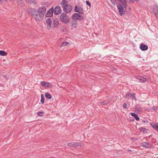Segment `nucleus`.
Segmentation results:
<instances>
[{
	"label": "nucleus",
	"instance_id": "16",
	"mask_svg": "<svg viewBox=\"0 0 158 158\" xmlns=\"http://www.w3.org/2000/svg\"><path fill=\"white\" fill-rule=\"evenodd\" d=\"M0 79L1 80V81H2L5 82L7 81L8 80V77L3 75H2L0 76Z\"/></svg>",
	"mask_w": 158,
	"mask_h": 158
},
{
	"label": "nucleus",
	"instance_id": "32",
	"mask_svg": "<svg viewBox=\"0 0 158 158\" xmlns=\"http://www.w3.org/2000/svg\"><path fill=\"white\" fill-rule=\"evenodd\" d=\"M40 102L42 103H44V99L43 94H41V99Z\"/></svg>",
	"mask_w": 158,
	"mask_h": 158
},
{
	"label": "nucleus",
	"instance_id": "10",
	"mask_svg": "<svg viewBox=\"0 0 158 158\" xmlns=\"http://www.w3.org/2000/svg\"><path fill=\"white\" fill-rule=\"evenodd\" d=\"M53 12V7H52L48 10L45 15L46 17H50L52 16Z\"/></svg>",
	"mask_w": 158,
	"mask_h": 158
},
{
	"label": "nucleus",
	"instance_id": "35",
	"mask_svg": "<svg viewBox=\"0 0 158 158\" xmlns=\"http://www.w3.org/2000/svg\"><path fill=\"white\" fill-rule=\"evenodd\" d=\"M85 2H86V4L87 5H88L89 7L91 6L90 3V2L88 1H86Z\"/></svg>",
	"mask_w": 158,
	"mask_h": 158
},
{
	"label": "nucleus",
	"instance_id": "11",
	"mask_svg": "<svg viewBox=\"0 0 158 158\" xmlns=\"http://www.w3.org/2000/svg\"><path fill=\"white\" fill-rule=\"evenodd\" d=\"M68 145L69 147H75L77 146H81L82 145L80 143L73 142L68 143Z\"/></svg>",
	"mask_w": 158,
	"mask_h": 158
},
{
	"label": "nucleus",
	"instance_id": "3",
	"mask_svg": "<svg viewBox=\"0 0 158 158\" xmlns=\"http://www.w3.org/2000/svg\"><path fill=\"white\" fill-rule=\"evenodd\" d=\"M60 21L63 23L67 24L69 23V16L65 13H61L60 16Z\"/></svg>",
	"mask_w": 158,
	"mask_h": 158
},
{
	"label": "nucleus",
	"instance_id": "13",
	"mask_svg": "<svg viewBox=\"0 0 158 158\" xmlns=\"http://www.w3.org/2000/svg\"><path fill=\"white\" fill-rule=\"evenodd\" d=\"M135 77L142 83H144L147 81L146 78L139 76H135Z\"/></svg>",
	"mask_w": 158,
	"mask_h": 158
},
{
	"label": "nucleus",
	"instance_id": "34",
	"mask_svg": "<svg viewBox=\"0 0 158 158\" xmlns=\"http://www.w3.org/2000/svg\"><path fill=\"white\" fill-rule=\"evenodd\" d=\"M112 3L113 4L114 6L115 5L116 2L115 0H110Z\"/></svg>",
	"mask_w": 158,
	"mask_h": 158
},
{
	"label": "nucleus",
	"instance_id": "18",
	"mask_svg": "<svg viewBox=\"0 0 158 158\" xmlns=\"http://www.w3.org/2000/svg\"><path fill=\"white\" fill-rule=\"evenodd\" d=\"M143 108L139 105H136L135 108V111L137 113H140L142 111Z\"/></svg>",
	"mask_w": 158,
	"mask_h": 158
},
{
	"label": "nucleus",
	"instance_id": "19",
	"mask_svg": "<svg viewBox=\"0 0 158 158\" xmlns=\"http://www.w3.org/2000/svg\"><path fill=\"white\" fill-rule=\"evenodd\" d=\"M142 147L146 148H149L151 147V145L148 142H144L141 144Z\"/></svg>",
	"mask_w": 158,
	"mask_h": 158
},
{
	"label": "nucleus",
	"instance_id": "39",
	"mask_svg": "<svg viewBox=\"0 0 158 158\" xmlns=\"http://www.w3.org/2000/svg\"><path fill=\"white\" fill-rule=\"evenodd\" d=\"M63 50V49H60V51H62Z\"/></svg>",
	"mask_w": 158,
	"mask_h": 158
},
{
	"label": "nucleus",
	"instance_id": "30",
	"mask_svg": "<svg viewBox=\"0 0 158 158\" xmlns=\"http://www.w3.org/2000/svg\"><path fill=\"white\" fill-rule=\"evenodd\" d=\"M150 110L153 111V110H158V106H153L152 108H150Z\"/></svg>",
	"mask_w": 158,
	"mask_h": 158
},
{
	"label": "nucleus",
	"instance_id": "15",
	"mask_svg": "<svg viewBox=\"0 0 158 158\" xmlns=\"http://www.w3.org/2000/svg\"><path fill=\"white\" fill-rule=\"evenodd\" d=\"M41 85L42 86L46 87H50L51 86V85L49 83L44 81H42L41 82Z\"/></svg>",
	"mask_w": 158,
	"mask_h": 158
},
{
	"label": "nucleus",
	"instance_id": "36",
	"mask_svg": "<svg viewBox=\"0 0 158 158\" xmlns=\"http://www.w3.org/2000/svg\"><path fill=\"white\" fill-rule=\"evenodd\" d=\"M43 112L41 111L39 112H38L37 114L39 116H43V115L42 114H43Z\"/></svg>",
	"mask_w": 158,
	"mask_h": 158
},
{
	"label": "nucleus",
	"instance_id": "6",
	"mask_svg": "<svg viewBox=\"0 0 158 158\" xmlns=\"http://www.w3.org/2000/svg\"><path fill=\"white\" fill-rule=\"evenodd\" d=\"M132 97V99H134L136 100L135 95V93H127L126 94L125 97L126 99H128Z\"/></svg>",
	"mask_w": 158,
	"mask_h": 158
},
{
	"label": "nucleus",
	"instance_id": "1",
	"mask_svg": "<svg viewBox=\"0 0 158 158\" xmlns=\"http://www.w3.org/2000/svg\"><path fill=\"white\" fill-rule=\"evenodd\" d=\"M30 13L32 17L37 21H41L43 20L44 18V16L41 14L36 9H31Z\"/></svg>",
	"mask_w": 158,
	"mask_h": 158
},
{
	"label": "nucleus",
	"instance_id": "40",
	"mask_svg": "<svg viewBox=\"0 0 158 158\" xmlns=\"http://www.w3.org/2000/svg\"><path fill=\"white\" fill-rule=\"evenodd\" d=\"M127 151L129 152L131 151V150H128Z\"/></svg>",
	"mask_w": 158,
	"mask_h": 158
},
{
	"label": "nucleus",
	"instance_id": "41",
	"mask_svg": "<svg viewBox=\"0 0 158 158\" xmlns=\"http://www.w3.org/2000/svg\"><path fill=\"white\" fill-rule=\"evenodd\" d=\"M8 0H5V1H6V2H7V1H8Z\"/></svg>",
	"mask_w": 158,
	"mask_h": 158
},
{
	"label": "nucleus",
	"instance_id": "17",
	"mask_svg": "<svg viewBox=\"0 0 158 158\" xmlns=\"http://www.w3.org/2000/svg\"><path fill=\"white\" fill-rule=\"evenodd\" d=\"M140 48L142 50L145 51L148 49V47L147 45H145L142 43L141 44Z\"/></svg>",
	"mask_w": 158,
	"mask_h": 158
},
{
	"label": "nucleus",
	"instance_id": "4",
	"mask_svg": "<svg viewBox=\"0 0 158 158\" xmlns=\"http://www.w3.org/2000/svg\"><path fill=\"white\" fill-rule=\"evenodd\" d=\"M72 18L75 20H77L78 21L82 20L84 19L83 16L77 13L73 14L72 16Z\"/></svg>",
	"mask_w": 158,
	"mask_h": 158
},
{
	"label": "nucleus",
	"instance_id": "9",
	"mask_svg": "<svg viewBox=\"0 0 158 158\" xmlns=\"http://www.w3.org/2000/svg\"><path fill=\"white\" fill-rule=\"evenodd\" d=\"M54 13L56 15H58L61 12V9L59 6H56L55 8L53 9Z\"/></svg>",
	"mask_w": 158,
	"mask_h": 158
},
{
	"label": "nucleus",
	"instance_id": "28",
	"mask_svg": "<svg viewBox=\"0 0 158 158\" xmlns=\"http://www.w3.org/2000/svg\"><path fill=\"white\" fill-rule=\"evenodd\" d=\"M25 1L29 3H36V1L35 0H25Z\"/></svg>",
	"mask_w": 158,
	"mask_h": 158
},
{
	"label": "nucleus",
	"instance_id": "24",
	"mask_svg": "<svg viewBox=\"0 0 158 158\" xmlns=\"http://www.w3.org/2000/svg\"><path fill=\"white\" fill-rule=\"evenodd\" d=\"M69 45V42H63V43L61 45L60 47V48H64V47H65L66 46H68Z\"/></svg>",
	"mask_w": 158,
	"mask_h": 158
},
{
	"label": "nucleus",
	"instance_id": "21",
	"mask_svg": "<svg viewBox=\"0 0 158 158\" xmlns=\"http://www.w3.org/2000/svg\"><path fill=\"white\" fill-rule=\"evenodd\" d=\"M71 26L74 28H76L77 26V23L76 21H72L71 23Z\"/></svg>",
	"mask_w": 158,
	"mask_h": 158
},
{
	"label": "nucleus",
	"instance_id": "27",
	"mask_svg": "<svg viewBox=\"0 0 158 158\" xmlns=\"http://www.w3.org/2000/svg\"><path fill=\"white\" fill-rule=\"evenodd\" d=\"M152 126L154 129L158 131V124H154Z\"/></svg>",
	"mask_w": 158,
	"mask_h": 158
},
{
	"label": "nucleus",
	"instance_id": "29",
	"mask_svg": "<svg viewBox=\"0 0 158 158\" xmlns=\"http://www.w3.org/2000/svg\"><path fill=\"white\" fill-rule=\"evenodd\" d=\"M139 129L141 131L143 132L144 133H146L147 132L145 128L140 127Z\"/></svg>",
	"mask_w": 158,
	"mask_h": 158
},
{
	"label": "nucleus",
	"instance_id": "2",
	"mask_svg": "<svg viewBox=\"0 0 158 158\" xmlns=\"http://www.w3.org/2000/svg\"><path fill=\"white\" fill-rule=\"evenodd\" d=\"M65 13H69L71 12L73 9L72 6L68 3L67 1H62L61 4Z\"/></svg>",
	"mask_w": 158,
	"mask_h": 158
},
{
	"label": "nucleus",
	"instance_id": "20",
	"mask_svg": "<svg viewBox=\"0 0 158 158\" xmlns=\"http://www.w3.org/2000/svg\"><path fill=\"white\" fill-rule=\"evenodd\" d=\"M52 24L53 25V27H57L59 25V22L57 20H54L52 21Z\"/></svg>",
	"mask_w": 158,
	"mask_h": 158
},
{
	"label": "nucleus",
	"instance_id": "23",
	"mask_svg": "<svg viewBox=\"0 0 158 158\" xmlns=\"http://www.w3.org/2000/svg\"><path fill=\"white\" fill-rule=\"evenodd\" d=\"M131 114L132 116L134 117H135V118L137 121H138L139 120V116L137 114L133 113H131Z\"/></svg>",
	"mask_w": 158,
	"mask_h": 158
},
{
	"label": "nucleus",
	"instance_id": "8",
	"mask_svg": "<svg viewBox=\"0 0 158 158\" xmlns=\"http://www.w3.org/2000/svg\"><path fill=\"white\" fill-rule=\"evenodd\" d=\"M118 9L121 15H123L125 14V12L123 10V7L121 4H119L118 6Z\"/></svg>",
	"mask_w": 158,
	"mask_h": 158
},
{
	"label": "nucleus",
	"instance_id": "14",
	"mask_svg": "<svg viewBox=\"0 0 158 158\" xmlns=\"http://www.w3.org/2000/svg\"><path fill=\"white\" fill-rule=\"evenodd\" d=\"M153 12L155 16L158 18V7L157 6H154L153 9Z\"/></svg>",
	"mask_w": 158,
	"mask_h": 158
},
{
	"label": "nucleus",
	"instance_id": "38",
	"mask_svg": "<svg viewBox=\"0 0 158 158\" xmlns=\"http://www.w3.org/2000/svg\"><path fill=\"white\" fill-rule=\"evenodd\" d=\"M143 122L144 123H146L148 122V121H146V120L143 121Z\"/></svg>",
	"mask_w": 158,
	"mask_h": 158
},
{
	"label": "nucleus",
	"instance_id": "42",
	"mask_svg": "<svg viewBox=\"0 0 158 158\" xmlns=\"http://www.w3.org/2000/svg\"><path fill=\"white\" fill-rule=\"evenodd\" d=\"M116 71V69H115V71H114V72H115Z\"/></svg>",
	"mask_w": 158,
	"mask_h": 158
},
{
	"label": "nucleus",
	"instance_id": "26",
	"mask_svg": "<svg viewBox=\"0 0 158 158\" xmlns=\"http://www.w3.org/2000/svg\"><path fill=\"white\" fill-rule=\"evenodd\" d=\"M45 97L48 99H50L52 98V96L50 94L48 93H46L45 94Z\"/></svg>",
	"mask_w": 158,
	"mask_h": 158
},
{
	"label": "nucleus",
	"instance_id": "25",
	"mask_svg": "<svg viewBox=\"0 0 158 158\" xmlns=\"http://www.w3.org/2000/svg\"><path fill=\"white\" fill-rule=\"evenodd\" d=\"M7 53L6 52L2 50L0 51V56H5L7 55Z\"/></svg>",
	"mask_w": 158,
	"mask_h": 158
},
{
	"label": "nucleus",
	"instance_id": "22",
	"mask_svg": "<svg viewBox=\"0 0 158 158\" xmlns=\"http://www.w3.org/2000/svg\"><path fill=\"white\" fill-rule=\"evenodd\" d=\"M120 2L123 5V6L125 8H126L127 6V0H119Z\"/></svg>",
	"mask_w": 158,
	"mask_h": 158
},
{
	"label": "nucleus",
	"instance_id": "7",
	"mask_svg": "<svg viewBox=\"0 0 158 158\" xmlns=\"http://www.w3.org/2000/svg\"><path fill=\"white\" fill-rule=\"evenodd\" d=\"M37 11L44 17V14L46 12V9L44 6H42L39 8Z\"/></svg>",
	"mask_w": 158,
	"mask_h": 158
},
{
	"label": "nucleus",
	"instance_id": "12",
	"mask_svg": "<svg viewBox=\"0 0 158 158\" xmlns=\"http://www.w3.org/2000/svg\"><path fill=\"white\" fill-rule=\"evenodd\" d=\"M74 11L76 12L82 14L83 13V11L82 7L76 6L74 8Z\"/></svg>",
	"mask_w": 158,
	"mask_h": 158
},
{
	"label": "nucleus",
	"instance_id": "5",
	"mask_svg": "<svg viewBox=\"0 0 158 158\" xmlns=\"http://www.w3.org/2000/svg\"><path fill=\"white\" fill-rule=\"evenodd\" d=\"M47 28L48 30H50L52 28V20L51 18H48L46 20Z\"/></svg>",
	"mask_w": 158,
	"mask_h": 158
},
{
	"label": "nucleus",
	"instance_id": "33",
	"mask_svg": "<svg viewBox=\"0 0 158 158\" xmlns=\"http://www.w3.org/2000/svg\"><path fill=\"white\" fill-rule=\"evenodd\" d=\"M108 102H109V100L107 101H104V102H102L101 103V104L102 105H106V104L108 103Z\"/></svg>",
	"mask_w": 158,
	"mask_h": 158
},
{
	"label": "nucleus",
	"instance_id": "37",
	"mask_svg": "<svg viewBox=\"0 0 158 158\" xmlns=\"http://www.w3.org/2000/svg\"><path fill=\"white\" fill-rule=\"evenodd\" d=\"M127 105L126 103H125L123 105V108H126L127 107Z\"/></svg>",
	"mask_w": 158,
	"mask_h": 158
},
{
	"label": "nucleus",
	"instance_id": "43",
	"mask_svg": "<svg viewBox=\"0 0 158 158\" xmlns=\"http://www.w3.org/2000/svg\"><path fill=\"white\" fill-rule=\"evenodd\" d=\"M2 0H0V2Z\"/></svg>",
	"mask_w": 158,
	"mask_h": 158
},
{
	"label": "nucleus",
	"instance_id": "31",
	"mask_svg": "<svg viewBox=\"0 0 158 158\" xmlns=\"http://www.w3.org/2000/svg\"><path fill=\"white\" fill-rule=\"evenodd\" d=\"M22 0H17L18 4L21 6H23V4L22 3Z\"/></svg>",
	"mask_w": 158,
	"mask_h": 158
}]
</instances>
